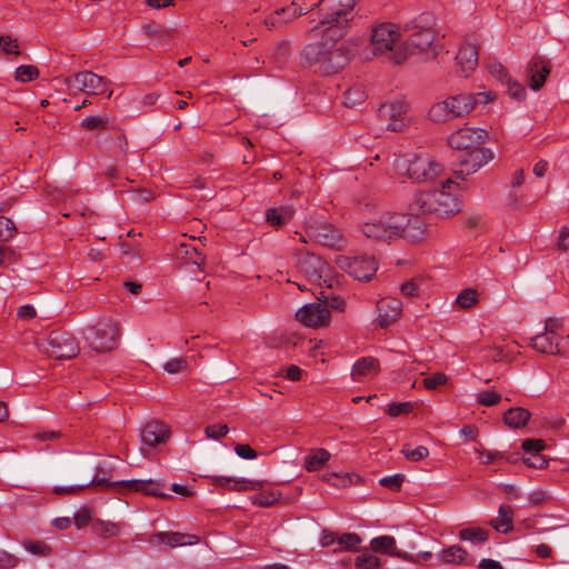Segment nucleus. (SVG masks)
Instances as JSON below:
<instances>
[{
	"mask_svg": "<svg viewBox=\"0 0 569 569\" xmlns=\"http://www.w3.org/2000/svg\"><path fill=\"white\" fill-rule=\"evenodd\" d=\"M493 100L490 91L483 92H461L448 96L446 99L433 103L428 118L436 123H446L455 119L468 116L478 104L486 106Z\"/></svg>",
	"mask_w": 569,
	"mask_h": 569,
	"instance_id": "obj_1",
	"label": "nucleus"
},
{
	"mask_svg": "<svg viewBox=\"0 0 569 569\" xmlns=\"http://www.w3.org/2000/svg\"><path fill=\"white\" fill-rule=\"evenodd\" d=\"M359 0H319V21L311 31L323 28L327 39H340L345 34L346 27L355 17V7Z\"/></svg>",
	"mask_w": 569,
	"mask_h": 569,
	"instance_id": "obj_2",
	"label": "nucleus"
},
{
	"mask_svg": "<svg viewBox=\"0 0 569 569\" xmlns=\"http://www.w3.org/2000/svg\"><path fill=\"white\" fill-rule=\"evenodd\" d=\"M452 183L453 181L447 179L446 182L441 183V189L418 192L409 204V210L436 217H447L458 212L459 202L447 190L450 189Z\"/></svg>",
	"mask_w": 569,
	"mask_h": 569,
	"instance_id": "obj_3",
	"label": "nucleus"
},
{
	"mask_svg": "<svg viewBox=\"0 0 569 569\" xmlns=\"http://www.w3.org/2000/svg\"><path fill=\"white\" fill-rule=\"evenodd\" d=\"M395 169L408 177L412 182H429L436 179L442 171V164L426 152L400 156L395 160Z\"/></svg>",
	"mask_w": 569,
	"mask_h": 569,
	"instance_id": "obj_4",
	"label": "nucleus"
},
{
	"mask_svg": "<svg viewBox=\"0 0 569 569\" xmlns=\"http://www.w3.org/2000/svg\"><path fill=\"white\" fill-rule=\"evenodd\" d=\"M84 338L92 350L107 352L118 346L120 331L116 322L103 319L88 328Z\"/></svg>",
	"mask_w": 569,
	"mask_h": 569,
	"instance_id": "obj_5",
	"label": "nucleus"
},
{
	"mask_svg": "<svg viewBox=\"0 0 569 569\" xmlns=\"http://www.w3.org/2000/svg\"><path fill=\"white\" fill-rule=\"evenodd\" d=\"M398 212H385L361 226L362 233L375 241H389L398 238Z\"/></svg>",
	"mask_w": 569,
	"mask_h": 569,
	"instance_id": "obj_6",
	"label": "nucleus"
},
{
	"mask_svg": "<svg viewBox=\"0 0 569 569\" xmlns=\"http://www.w3.org/2000/svg\"><path fill=\"white\" fill-rule=\"evenodd\" d=\"M297 267L299 272L311 283H317L319 286L327 283L330 267L319 256L310 252H300Z\"/></svg>",
	"mask_w": 569,
	"mask_h": 569,
	"instance_id": "obj_7",
	"label": "nucleus"
},
{
	"mask_svg": "<svg viewBox=\"0 0 569 569\" xmlns=\"http://www.w3.org/2000/svg\"><path fill=\"white\" fill-rule=\"evenodd\" d=\"M335 40L333 43L329 44L326 50L325 59L321 61L320 70L325 76H331L338 73L340 70L345 68V66L348 64V62L351 59V51L347 47L345 42L337 43Z\"/></svg>",
	"mask_w": 569,
	"mask_h": 569,
	"instance_id": "obj_8",
	"label": "nucleus"
},
{
	"mask_svg": "<svg viewBox=\"0 0 569 569\" xmlns=\"http://www.w3.org/2000/svg\"><path fill=\"white\" fill-rule=\"evenodd\" d=\"M47 353L56 359H71L79 353L77 340L68 332L52 331L48 337Z\"/></svg>",
	"mask_w": 569,
	"mask_h": 569,
	"instance_id": "obj_9",
	"label": "nucleus"
},
{
	"mask_svg": "<svg viewBox=\"0 0 569 569\" xmlns=\"http://www.w3.org/2000/svg\"><path fill=\"white\" fill-rule=\"evenodd\" d=\"M379 118L387 121V129L395 132L402 131L409 123L408 106L405 101L383 103L378 110Z\"/></svg>",
	"mask_w": 569,
	"mask_h": 569,
	"instance_id": "obj_10",
	"label": "nucleus"
},
{
	"mask_svg": "<svg viewBox=\"0 0 569 569\" xmlns=\"http://www.w3.org/2000/svg\"><path fill=\"white\" fill-rule=\"evenodd\" d=\"M69 86L88 94H103L109 90L110 81L92 71H81L68 79Z\"/></svg>",
	"mask_w": 569,
	"mask_h": 569,
	"instance_id": "obj_11",
	"label": "nucleus"
},
{
	"mask_svg": "<svg viewBox=\"0 0 569 569\" xmlns=\"http://www.w3.org/2000/svg\"><path fill=\"white\" fill-rule=\"evenodd\" d=\"M488 138V132L481 128L463 127L448 137V144L456 150L476 149Z\"/></svg>",
	"mask_w": 569,
	"mask_h": 569,
	"instance_id": "obj_12",
	"label": "nucleus"
},
{
	"mask_svg": "<svg viewBox=\"0 0 569 569\" xmlns=\"http://www.w3.org/2000/svg\"><path fill=\"white\" fill-rule=\"evenodd\" d=\"M421 212H412L402 214L399 213V226L398 238H403L408 241L416 242L423 239L427 231V222L419 216Z\"/></svg>",
	"mask_w": 569,
	"mask_h": 569,
	"instance_id": "obj_13",
	"label": "nucleus"
},
{
	"mask_svg": "<svg viewBox=\"0 0 569 569\" xmlns=\"http://www.w3.org/2000/svg\"><path fill=\"white\" fill-rule=\"evenodd\" d=\"M399 38L396 27L391 23H383L372 30L370 49L371 52L382 54L393 50V44Z\"/></svg>",
	"mask_w": 569,
	"mask_h": 569,
	"instance_id": "obj_14",
	"label": "nucleus"
},
{
	"mask_svg": "<svg viewBox=\"0 0 569 569\" xmlns=\"http://www.w3.org/2000/svg\"><path fill=\"white\" fill-rule=\"evenodd\" d=\"M495 158V153L489 148H476L465 154L460 161V168L457 171L462 177L477 172L485 164Z\"/></svg>",
	"mask_w": 569,
	"mask_h": 569,
	"instance_id": "obj_15",
	"label": "nucleus"
},
{
	"mask_svg": "<svg viewBox=\"0 0 569 569\" xmlns=\"http://www.w3.org/2000/svg\"><path fill=\"white\" fill-rule=\"evenodd\" d=\"M296 317L305 326L317 328L330 321V311L322 303H309L300 308Z\"/></svg>",
	"mask_w": 569,
	"mask_h": 569,
	"instance_id": "obj_16",
	"label": "nucleus"
},
{
	"mask_svg": "<svg viewBox=\"0 0 569 569\" xmlns=\"http://www.w3.org/2000/svg\"><path fill=\"white\" fill-rule=\"evenodd\" d=\"M377 322L380 328H387L399 319L402 312V302L398 298H382L377 303Z\"/></svg>",
	"mask_w": 569,
	"mask_h": 569,
	"instance_id": "obj_17",
	"label": "nucleus"
},
{
	"mask_svg": "<svg viewBox=\"0 0 569 569\" xmlns=\"http://www.w3.org/2000/svg\"><path fill=\"white\" fill-rule=\"evenodd\" d=\"M378 263L373 257H355L348 263L350 276L360 281H369L376 274Z\"/></svg>",
	"mask_w": 569,
	"mask_h": 569,
	"instance_id": "obj_18",
	"label": "nucleus"
},
{
	"mask_svg": "<svg viewBox=\"0 0 569 569\" xmlns=\"http://www.w3.org/2000/svg\"><path fill=\"white\" fill-rule=\"evenodd\" d=\"M550 73V66L548 62L539 57H533L527 66V76L529 80V87L537 91L542 88L547 77Z\"/></svg>",
	"mask_w": 569,
	"mask_h": 569,
	"instance_id": "obj_19",
	"label": "nucleus"
},
{
	"mask_svg": "<svg viewBox=\"0 0 569 569\" xmlns=\"http://www.w3.org/2000/svg\"><path fill=\"white\" fill-rule=\"evenodd\" d=\"M169 436V428L159 421H150L141 430V441L149 447L164 443Z\"/></svg>",
	"mask_w": 569,
	"mask_h": 569,
	"instance_id": "obj_20",
	"label": "nucleus"
},
{
	"mask_svg": "<svg viewBox=\"0 0 569 569\" xmlns=\"http://www.w3.org/2000/svg\"><path fill=\"white\" fill-rule=\"evenodd\" d=\"M151 542H160L170 546L171 548L193 545L199 541V538L194 535L174 532V531H160L156 532L151 539Z\"/></svg>",
	"mask_w": 569,
	"mask_h": 569,
	"instance_id": "obj_21",
	"label": "nucleus"
},
{
	"mask_svg": "<svg viewBox=\"0 0 569 569\" xmlns=\"http://www.w3.org/2000/svg\"><path fill=\"white\" fill-rule=\"evenodd\" d=\"M328 41H318L305 46L300 52V59L303 66H318L320 70L321 61L325 59Z\"/></svg>",
	"mask_w": 569,
	"mask_h": 569,
	"instance_id": "obj_22",
	"label": "nucleus"
},
{
	"mask_svg": "<svg viewBox=\"0 0 569 569\" xmlns=\"http://www.w3.org/2000/svg\"><path fill=\"white\" fill-rule=\"evenodd\" d=\"M456 60L460 67L461 73L467 77L478 64L477 46L473 43L462 44L456 56Z\"/></svg>",
	"mask_w": 569,
	"mask_h": 569,
	"instance_id": "obj_23",
	"label": "nucleus"
},
{
	"mask_svg": "<svg viewBox=\"0 0 569 569\" xmlns=\"http://www.w3.org/2000/svg\"><path fill=\"white\" fill-rule=\"evenodd\" d=\"M302 14V10L297 7L296 3H291L288 7L276 10L268 18L264 19V26L271 30L277 29L288 21Z\"/></svg>",
	"mask_w": 569,
	"mask_h": 569,
	"instance_id": "obj_24",
	"label": "nucleus"
},
{
	"mask_svg": "<svg viewBox=\"0 0 569 569\" xmlns=\"http://www.w3.org/2000/svg\"><path fill=\"white\" fill-rule=\"evenodd\" d=\"M212 483L217 487H224L234 491L257 490L261 487L259 481L223 476H213Z\"/></svg>",
	"mask_w": 569,
	"mask_h": 569,
	"instance_id": "obj_25",
	"label": "nucleus"
},
{
	"mask_svg": "<svg viewBox=\"0 0 569 569\" xmlns=\"http://www.w3.org/2000/svg\"><path fill=\"white\" fill-rule=\"evenodd\" d=\"M113 481H109L104 477H93L91 480L87 481L82 485H73V486H56L52 489V492L61 496V495H78L86 490L89 487H103V488H112L114 489V486L112 485Z\"/></svg>",
	"mask_w": 569,
	"mask_h": 569,
	"instance_id": "obj_26",
	"label": "nucleus"
},
{
	"mask_svg": "<svg viewBox=\"0 0 569 569\" xmlns=\"http://www.w3.org/2000/svg\"><path fill=\"white\" fill-rule=\"evenodd\" d=\"M410 34L407 39V48L409 49V54L415 53V51H423L428 49L436 39L435 31H423V30H409Z\"/></svg>",
	"mask_w": 569,
	"mask_h": 569,
	"instance_id": "obj_27",
	"label": "nucleus"
},
{
	"mask_svg": "<svg viewBox=\"0 0 569 569\" xmlns=\"http://www.w3.org/2000/svg\"><path fill=\"white\" fill-rule=\"evenodd\" d=\"M177 259L183 264L201 267L204 263L206 257L192 243H181L177 248Z\"/></svg>",
	"mask_w": 569,
	"mask_h": 569,
	"instance_id": "obj_28",
	"label": "nucleus"
},
{
	"mask_svg": "<svg viewBox=\"0 0 569 569\" xmlns=\"http://www.w3.org/2000/svg\"><path fill=\"white\" fill-rule=\"evenodd\" d=\"M295 209L291 206L270 208L266 212L267 222L272 227L280 228L293 219Z\"/></svg>",
	"mask_w": 569,
	"mask_h": 569,
	"instance_id": "obj_29",
	"label": "nucleus"
},
{
	"mask_svg": "<svg viewBox=\"0 0 569 569\" xmlns=\"http://www.w3.org/2000/svg\"><path fill=\"white\" fill-rule=\"evenodd\" d=\"M311 234L318 242L327 247H336L341 240L339 231L330 224H323L315 229Z\"/></svg>",
	"mask_w": 569,
	"mask_h": 569,
	"instance_id": "obj_30",
	"label": "nucleus"
},
{
	"mask_svg": "<svg viewBox=\"0 0 569 569\" xmlns=\"http://www.w3.org/2000/svg\"><path fill=\"white\" fill-rule=\"evenodd\" d=\"M530 412L521 407L510 408L503 415V422L513 429L522 428L527 425Z\"/></svg>",
	"mask_w": 569,
	"mask_h": 569,
	"instance_id": "obj_31",
	"label": "nucleus"
},
{
	"mask_svg": "<svg viewBox=\"0 0 569 569\" xmlns=\"http://www.w3.org/2000/svg\"><path fill=\"white\" fill-rule=\"evenodd\" d=\"M513 510L509 505H501L499 508L498 517L491 521V526L502 533H508L512 530Z\"/></svg>",
	"mask_w": 569,
	"mask_h": 569,
	"instance_id": "obj_32",
	"label": "nucleus"
},
{
	"mask_svg": "<svg viewBox=\"0 0 569 569\" xmlns=\"http://www.w3.org/2000/svg\"><path fill=\"white\" fill-rule=\"evenodd\" d=\"M370 548L375 552L402 557L401 553L396 550V539L392 536H380L373 538L370 541Z\"/></svg>",
	"mask_w": 569,
	"mask_h": 569,
	"instance_id": "obj_33",
	"label": "nucleus"
},
{
	"mask_svg": "<svg viewBox=\"0 0 569 569\" xmlns=\"http://www.w3.org/2000/svg\"><path fill=\"white\" fill-rule=\"evenodd\" d=\"M378 367V361L375 358L363 357L356 361L352 367L351 376L356 381L361 380L363 377L369 376L371 372L376 371Z\"/></svg>",
	"mask_w": 569,
	"mask_h": 569,
	"instance_id": "obj_34",
	"label": "nucleus"
},
{
	"mask_svg": "<svg viewBox=\"0 0 569 569\" xmlns=\"http://www.w3.org/2000/svg\"><path fill=\"white\" fill-rule=\"evenodd\" d=\"M555 341L556 337L543 331L531 339V346L541 353L556 355L557 345Z\"/></svg>",
	"mask_w": 569,
	"mask_h": 569,
	"instance_id": "obj_35",
	"label": "nucleus"
},
{
	"mask_svg": "<svg viewBox=\"0 0 569 569\" xmlns=\"http://www.w3.org/2000/svg\"><path fill=\"white\" fill-rule=\"evenodd\" d=\"M330 452L326 449H313L306 456L305 467L308 471H317L330 459Z\"/></svg>",
	"mask_w": 569,
	"mask_h": 569,
	"instance_id": "obj_36",
	"label": "nucleus"
},
{
	"mask_svg": "<svg viewBox=\"0 0 569 569\" xmlns=\"http://www.w3.org/2000/svg\"><path fill=\"white\" fill-rule=\"evenodd\" d=\"M468 552L460 546L453 545L443 549L438 558L440 561L447 563H463L467 559Z\"/></svg>",
	"mask_w": 569,
	"mask_h": 569,
	"instance_id": "obj_37",
	"label": "nucleus"
},
{
	"mask_svg": "<svg viewBox=\"0 0 569 569\" xmlns=\"http://www.w3.org/2000/svg\"><path fill=\"white\" fill-rule=\"evenodd\" d=\"M459 538L475 545H480L488 540V531L482 528L468 527L459 531Z\"/></svg>",
	"mask_w": 569,
	"mask_h": 569,
	"instance_id": "obj_38",
	"label": "nucleus"
},
{
	"mask_svg": "<svg viewBox=\"0 0 569 569\" xmlns=\"http://www.w3.org/2000/svg\"><path fill=\"white\" fill-rule=\"evenodd\" d=\"M435 17L430 12H422L406 26V30L433 31Z\"/></svg>",
	"mask_w": 569,
	"mask_h": 569,
	"instance_id": "obj_39",
	"label": "nucleus"
},
{
	"mask_svg": "<svg viewBox=\"0 0 569 569\" xmlns=\"http://www.w3.org/2000/svg\"><path fill=\"white\" fill-rule=\"evenodd\" d=\"M318 299L323 302V307H326L328 310L329 308L337 311H343L346 307V302L343 298L340 296H335L331 292H326L325 290H321L319 292Z\"/></svg>",
	"mask_w": 569,
	"mask_h": 569,
	"instance_id": "obj_40",
	"label": "nucleus"
},
{
	"mask_svg": "<svg viewBox=\"0 0 569 569\" xmlns=\"http://www.w3.org/2000/svg\"><path fill=\"white\" fill-rule=\"evenodd\" d=\"M366 98H367V96H366V92H365L361 84L353 86L345 92L343 103L347 107H355V106L362 103L366 100Z\"/></svg>",
	"mask_w": 569,
	"mask_h": 569,
	"instance_id": "obj_41",
	"label": "nucleus"
},
{
	"mask_svg": "<svg viewBox=\"0 0 569 569\" xmlns=\"http://www.w3.org/2000/svg\"><path fill=\"white\" fill-rule=\"evenodd\" d=\"M281 498V493L277 491H262L254 495L251 500L252 503L259 507H271L276 505Z\"/></svg>",
	"mask_w": 569,
	"mask_h": 569,
	"instance_id": "obj_42",
	"label": "nucleus"
},
{
	"mask_svg": "<svg viewBox=\"0 0 569 569\" xmlns=\"http://www.w3.org/2000/svg\"><path fill=\"white\" fill-rule=\"evenodd\" d=\"M357 569H379L381 567L380 559L372 553H362L356 558Z\"/></svg>",
	"mask_w": 569,
	"mask_h": 569,
	"instance_id": "obj_43",
	"label": "nucleus"
},
{
	"mask_svg": "<svg viewBox=\"0 0 569 569\" xmlns=\"http://www.w3.org/2000/svg\"><path fill=\"white\" fill-rule=\"evenodd\" d=\"M17 233L13 221L4 216H0V241L7 242Z\"/></svg>",
	"mask_w": 569,
	"mask_h": 569,
	"instance_id": "obj_44",
	"label": "nucleus"
},
{
	"mask_svg": "<svg viewBox=\"0 0 569 569\" xmlns=\"http://www.w3.org/2000/svg\"><path fill=\"white\" fill-rule=\"evenodd\" d=\"M401 452L405 455V457L409 461H413V462H418V461L427 458L429 455V450L425 446H419V447L412 449L410 447V445H405L402 447Z\"/></svg>",
	"mask_w": 569,
	"mask_h": 569,
	"instance_id": "obj_45",
	"label": "nucleus"
},
{
	"mask_svg": "<svg viewBox=\"0 0 569 569\" xmlns=\"http://www.w3.org/2000/svg\"><path fill=\"white\" fill-rule=\"evenodd\" d=\"M338 543L341 550L356 551L361 543V538L357 533L348 532L338 538Z\"/></svg>",
	"mask_w": 569,
	"mask_h": 569,
	"instance_id": "obj_46",
	"label": "nucleus"
},
{
	"mask_svg": "<svg viewBox=\"0 0 569 569\" xmlns=\"http://www.w3.org/2000/svg\"><path fill=\"white\" fill-rule=\"evenodd\" d=\"M39 77V70L34 66L23 64L16 69V80L29 82Z\"/></svg>",
	"mask_w": 569,
	"mask_h": 569,
	"instance_id": "obj_47",
	"label": "nucleus"
},
{
	"mask_svg": "<svg viewBox=\"0 0 569 569\" xmlns=\"http://www.w3.org/2000/svg\"><path fill=\"white\" fill-rule=\"evenodd\" d=\"M23 547L27 551L32 555L47 557L52 552V548L47 545L44 541H26L23 542Z\"/></svg>",
	"mask_w": 569,
	"mask_h": 569,
	"instance_id": "obj_48",
	"label": "nucleus"
},
{
	"mask_svg": "<svg viewBox=\"0 0 569 569\" xmlns=\"http://www.w3.org/2000/svg\"><path fill=\"white\" fill-rule=\"evenodd\" d=\"M109 119L102 116H89L81 121V127L87 130H104L108 128Z\"/></svg>",
	"mask_w": 569,
	"mask_h": 569,
	"instance_id": "obj_49",
	"label": "nucleus"
},
{
	"mask_svg": "<svg viewBox=\"0 0 569 569\" xmlns=\"http://www.w3.org/2000/svg\"><path fill=\"white\" fill-rule=\"evenodd\" d=\"M456 302L460 308H470L478 302V292L475 289H465L458 295Z\"/></svg>",
	"mask_w": 569,
	"mask_h": 569,
	"instance_id": "obj_50",
	"label": "nucleus"
},
{
	"mask_svg": "<svg viewBox=\"0 0 569 569\" xmlns=\"http://www.w3.org/2000/svg\"><path fill=\"white\" fill-rule=\"evenodd\" d=\"M94 532L102 538H110L118 536L120 529L113 522L97 521V523L94 525Z\"/></svg>",
	"mask_w": 569,
	"mask_h": 569,
	"instance_id": "obj_51",
	"label": "nucleus"
},
{
	"mask_svg": "<svg viewBox=\"0 0 569 569\" xmlns=\"http://www.w3.org/2000/svg\"><path fill=\"white\" fill-rule=\"evenodd\" d=\"M507 86V92L510 96V98L522 101L526 98V88L520 84L519 82L512 80L511 78H508L505 82Z\"/></svg>",
	"mask_w": 569,
	"mask_h": 569,
	"instance_id": "obj_52",
	"label": "nucleus"
},
{
	"mask_svg": "<svg viewBox=\"0 0 569 569\" xmlns=\"http://www.w3.org/2000/svg\"><path fill=\"white\" fill-rule=\"evenodd\" d=\"M477 400L481 406L491 407L501 401V395L492 390H483L478 395Z\"/></svg>",
	"mask_w": 569,
	"mask_h": 569,
	"instance_id": "obj_53",
	"label": "nucleus"
},
{
	"mask_svg": "<svg viewBox=\"0 0 569 569\" xmlns=\"http://www.w3.org/2000/svg\"><path fill=\"white\" fill-rule=\"evenodd\" d=\"M112 485L114 486V489L119 493H123L126 491L139 492L140 487L143 486L142 480H134V479L113 481Z\"/></svg>",
	"mask_w": 569,
	"mask_h": 569,
	"instance_id": "obj_54",
	"label": "nucleus"
},
{
	"mask_svg": "<svg viewBox=\"0 0 569 569\" xmlns=\"http://www.w3.org/2000/svg\"><path fill=\"white\" fill-rule=\"evenodd\" d=\"M0 49L6 54H20L18 41L8 34L0 36Z\"/></svg>",
	"mask_w": 569,
	"mask_h": 569,
	"instance_id": "obj_55",
	"label": "nucleus"
},
{
	"mask_svg": "<svg viewBox=\"0 0 569 569\" xmlns=\"http://www.w3.org/2000/svg\"><path fill=\"white\" fill-rule=\"evenodd\" d=\"M405 480V476L401 473H396L393 476L383 477L379 480V483L382 487H386L392 491H400L401 485Z\"/></svg>",
	"mask_w": 569,
	"mask_h": 569,
	"instance_id": "obj_56",
	"label": "nucleus"
},
{
	"mask_svg": "<svg viewBox=\"0 0 569 569\" xmlns=\"http://www.w3.org/2000/svg\"><path fill=\"white\" fill-rule=\"evenodd\" d=\"M143 486L140 487L139 492H142L147 496L160 497V498H170V495L163 493L158 488V483L152 480H142Z\"/></svg>",
	"mask_w": 569,
	"mask_h": 569,
	"instance_id": "obj_57",
	"label": "nucleus"
},
{
	"mask_svg": "<svg viewBox=\"0 0 569 569\" xmlns=\"http://www.w3.org/2000/svg\"><path fill=\"white\" fill-rule=\"evenodd\" d=\"M521 448L530 456L541 452L546 448V443L541 439H526L522 441Z\"/></svg>",
	"mask_w": 569,
	"mask_h": 569,
	"instance_id": "obj_58",
	"label": "nucleus"
},
{
	"mask_svg": "<svg viewBox=\"0 0 569 569\" xmlns=\"http://www.w3.org/2000/svg\"><path fill=\"white\" fill-rule=\"evenodd\" d=\"M19 562L20 559L16 555L0 550V569H14Z\"/></svg>",
	"mask_w": 569,
	"mask_h": 569,
	"instance_id": "obj_59",
	"label": "nucleus"
},
{
	"mask_svg": "<svg viewBox=\"0 0 569 569\" xmlns=\"http://www.w3.org/2000/svg\"><path fill=\"white\" fill-rule=\"evenodd\" d=\"M204 432L208 438L219 440L227 436L229 427L227 425H209L206 427Z\"/></svg>",
	"mask_w": 569,
	"mask_h": 569,
	"instance_id": "obj_60",
	"label": "nucleus"
},
{
	"mask_svg": "<svg viewBox=\"0 0 569 569\" xmlns=\"http://www.w3.org/2000/svg\"><path fill=\"white\" fill-rule=\"evenodd\" d=\"M187 368V360L183 358H172L163 365V369L171 375L179 373Z\"/></svg>",
	"mask_w": 569,
	"mask_h": 569,
	"instance_id": "obj_61",
	"label": "nucleus"
},
{
	"mask_svg": "<svg viewBox=\"0 0 569 569\" xmlns=\"http://www.w3.org/2000/svg\"><path fill=\"white\" fill-rule=\"evenodd\" d=\"M413 409L412 405L410 402H397L389 405L387 409V413L390 417H398L401 415H407L411 412Z\"/></svg>",
	"mask_w": 569,
	"mask_h": 569,
	"instance_id": "obj_62",
	"label": "nucleus"
},
{
	"mask_svg": "<svg viewBox=\"0 0 569 569\" xmlns=\"http://www.w3.org/2000/svg\"><path fill=\"white\" fill-rule=\"evenodd\" d=\"M448 378L445 373L437 372L432 375L431 377H427L423 379V386L425 388L429 390H435L439 386H442L447 382Z\"/></svg>",
	"mask_w": 569,
	"mask_h": 569,
	"instance_id": "obj_63",
	"label": "nucleus"
},
{
	"mask_svg": "<svg viewBox=\"0 0 569 569\" xmlns=\"http://www.w3.org/2000/svg\"><path fill=\"white\" fill-rule=\"evenodd\" d=\"M488 70L495 78H497L503 83L507 81L508 78H510L507 70L500 62H490L488 64Z\"/></svg>",
	"mask_w": 569,
	"mask_h": 569,
	"instance_id": "obj_64",
	"label": "nucleus"
}]
</instances>
